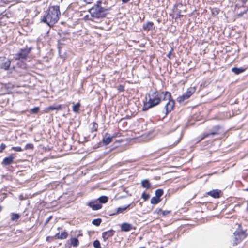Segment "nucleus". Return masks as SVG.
<instances>
[{
    "label": "nucleus",
    "instance_id": "obj_1",
    "mask_svg": "<svg viewBox=\"0 0 248 248\" xmlns=\"http://www.w3.org/2000/svg\"><path fill=\"white\" fill-rule=\"evenodd\" d=\"M163 97V101H165L164 109L165 114L167 115L173 108L175 105L174 101L171 99V93L167 91L158 92L155 91L152 93L146 94V98H149L148 101L144 104L142 108L143 111L148 110L149 108H152L159 104Z\"/></svg>",
    "mask_w": 248,
    "mask_h": 248
},
{
    "label": "nucleus",
    "instance_id": "obj_2",
    "mask_svg": "<svg viewBox=\"0 0 248 248\" xmlns=\"http://www.w3.org/2000/svg\"><path fill=\"white\" fill-rule=\"evenodd\" d=\"M31 47H26L21 49L16 55L15 58L16 60H21L23 61L26 60L28 57L29 54L31 50Z\"/></svg>",
    "mask_w": 248,
    "mask_h": 248
},
{
    "label": "nucleus",
    "instance_id": "obj_3",
    "mask_svg": "<svg viewBox=\"0 0 248 248\" xmlns=\"http://www.w3.org/2000/svg\"><path fill=\"white\" fill-rule=\"evenodd\" d=\"M196 89L195 87H190L187 89L186 92L183 95L178 97L177 100L179 103H182L185 101L187 100L195 92Z\"/></svg>",
    "mask_w": 248,
    "mask_h": 248
},
{
    "label": "nucleus",
    "instance_id": "obj_4",
    "mask_svg": "<svg viewBox=\"0 0 248 248\" xmlns=\"http://www.w3.org/2000/svg\"><path fill=\"white\" fill-rule=\"evenodd\" d=\"M99 4H100V2L93 7L89 10V11L91 16H95V15L101 13H104V15L108 14L107 13L105 12L108 10L101 7Z\"/></svg>",
    "mask_w": 248,
    "mask_h": 248
},
{
    "label": "nucleus",
    "instance_id": "obj_5",
    "mask_svg": "<svg viewBox=\"0 0 248 248\" xmlns=\"http://www.w3.org/2000/svg\"><path fill=\"white\" fill-rule=\"evenodd\" d=\"M233 245H236L246 237L245 233L240 231H236L233 233Z\"/></svg>",
    "mask_w": 248,
    "mask_h": 248
},
{
    "label": "nucleus",
    "instance_id": "obj_6",
    "mask_svg": "<svg viewBox=\"0 0 248 248\" xmlns=\"http://www.w3.org/2000/svg\"><path fill=\"white\" fill-rule=\"evenodd\" d=\"M59 19V16H44L42 21L46 23L49 27L53 26Z\"/></svg>",
    "mask_w": 248,
    "mask_h": 248
},
{
    "label": "nucleus",
    "instance_id": "obj_7",
    "mask_svg": "<svg viewBox=\"0 0 248 248\" xmlns=\"http://www.w3.org/2000/svg\"><path fill=\"white\" fill-rule=\"evenodd\" d=\"M220 129L221 127L217 125L214 126L210 131L206 134H204L203 135V136L202 138V139H203L206 137L210 136H214V135H217L220 134Z\"/></svg>",
    "mask_w": 248,
    "mask_h": 248
},
{
    "label": "nucleus",
    "instance_id": "obj_8",
    "mask_svg": "<svg viewBox=\"0 0 248 248\" xmlns=\"http://www.w3.org/2000/svg\"><path fill=\"white\" fill-rule=\"evenodd\" d=\"M61 14L59 6H50L47 16H60Z\"/></svg>",
    "mask_w": 248,
    "mask_h": 248
},
{
    "label": "nucleus",
    "instance_id": "obj_9",
    "mask_svg": "<svg viewBox=\"0 0 248 248\" xmlns=\"http://www.w3.org/2000/svg\"><path fill=\"white\" fill-rule=\"evenodd\" d=\"M116 137V135H113V136H111L110 134H109V133H105L104 137H103V139L102 140V142L103 143V144L104 145H108V144H109L113 138H114Z\"/></svg>",
    "mask_w": 248,
    "mask_h": 248
},
{
    "label": "nucleus",
    "instance_id": "obj_10",
    "mask_svg": "<svg viewBox=\"0 0 248 248\" xmlns=\"http://www.w3.org/2000/svg\"><path fill=\"white\" fill-rule=\"evenodd\" d=\"M115 233V231L113 230H110L102 233V237L104 241H106L108 238L112 237Z\"/></svg>",
    "mask_w": 248,
    "mask_h": 248
},
{
    "label": "nucleus",
    "instance_id": "obj_11",
    "mask_svg": "<svg viewBox=\"0 0 248 248\" xmlns=\"http://www.w3.org/2000/svg\"><path fill=\"white\" fill-rule=\"evenodd\" d=\"M104 16H84L83 19L85 21H89L91 22H99L101 21V18Z\"/></svg>",
    "mask_w": 248,
    "mask_h": 248
},
{
    "label": "nucleus",
    "instance_id": "obj_12",
    "mask_svg": "<svg viewBox=\"0 0 248 248\" xmlns=\"http://www.w3.org/2000/svg\"><path fill=\"white\" fill-rule=\"evenodd\" d=\"M62 109V105H52L50 106L45 108V111L46 113L48 112L50 110H59Z\"/></svg>",
    "mask_w": 248,
    "mask_h": 248
},
{
    "label": "nucleus",
    "instance_id": "obj_13",
    "mask_svg": "<svg viewBox=\"0 0 248 248\" xmlns=\"http://www.w3.org/2000/svg\"><path fill=\"white\" fill-rule=\"evenodd\" d=\"M221 193V191L216 189L213 190L208 192V194L214 198H218L220 197V194Z\"/></svg>",
    "mask_w": 248,
    "mask_h": 248
},
{
    "label": "nucleus",
    "instance_id": "obj_14",
    "mask_svg": "<svg viewBox=\"0 0 248 248\" xmlns=\"http://www.w3.org/2000/svg\"><path fill=\"white\" fill-rule=\"evenodd\" d=\"M94 202L91 201L87 205L91 207L93 210H98L102 208V205L100 204H94Z\"/></svg>",
    "mask_w": 248,
    "mask_h": 248
},
{
    "label": "nucleus",
    "instance_id": "obj_15",
    "mask_svg": "<svg viewBox=\"0 0 248 248\" xmlns=\"http://www.w3.org/2000/svg\"><path fill=\"white\" fill-rule=\"evenodd\" d=\"M14 159V157L12 155H10L8 157H5L2 162V164L4 165H10L12 163H13Z\"/></svg>",
    "mask_w": 248,
    "mask_h": 248
},
{
    "label": "nucleus",
    "instance_id": "obj_16",
    "mask_svg": "<svg viewBox=\"0 0 248 248\" xmlns=\"http://www.w3.org/2000/svg\"><path fill=\"white\" fill-rule=\"evenodd\" d=\"M121 228L122 231L128 232L132 228V226L130 224L127 223H124L121 224Z\"/></svg>",
    "mask_w": 248,
    "mask_h": 248
},
{
    "label": "nucleus",
    "instance_id": "obj_17",
    "mask_svg": "<svg viewBox=\"0 0 248 248\" xmlns=\"http://www.w3.org/2000/svg\"><path fill=\"white\" fill-rule=\"evenodd\" d=\"M4 60L5 61L3 62L0 63V67L4 70H8L10 67L11 62L9 60L5 59V58H4Z\"/></svg>",
    "mask_w": 248,
    "mask_h": 248
},
{
    "label": "nucleus",
    "instance_id": "obj_18",
    "mask_svg": "<svg viewBox=\"0 0 248 248\" xmlns=\"http://www.w3.org/2000/svg\"><path fill=\"white\" fill-rule=\"evenodd\" d=\"M141 185L143 188H145L146 189H149L151 186V183L147 179H144L142 180L141 182Z\"/></svg>",
    "mask_w": 248,
    "mask_h": 248
},
{
    "label": "nucleus",
    "instance_id": "obj_19",
    "mask_svg": "<svg viewBox=\"0 0 248 248\" xmlns=\"http://www.w3.org/2000/svg\"><path fill=\"white\" fill-rule=\"evenodd\" d=\"M246 68H237V67H233L232 69V71L233 72L234 74L238 75L241 73L244 72L246 70Z\"/></svg>",
    "mask_w": 248,
    "mask_h": 248
},
{
    "label": "nucleus",
    "instance_id": "obj_20",
    "mask_svg": "<svg viewBox=\"0 0 248 248\" xmlns=\"http://www.w3.org/2000/svg\"><path fill=\"white\" fill-rule=\"evenodd\" d=\"M184 8V6L181 4L177 5L176 7V12H177L176 14L177 16H184L183 12H181V10L183 9Z\"/></svg>",
    "mask_w": 248,
    "mask_h": 248
},
{
    "label": "nucleus",
    "instance_id": "obj_21",
    "mask_svg": "<svg viewBox=\"0 0 248 248\" xmlns=\"http://www.w3.org/2000/svg\"><path fill=\"white\" fill-rule=\"evenodd\" d=\"M153 27V23L152 22H148L143 25V28L144 30L148 31L151 30Z\"/></svg>",
    "mask_w": 248,
    "mask_h": 248
},
{
    "label": "nucleus",
    "instance_id": "obj_22",
    "mask_svg": "<svg viewBox=\"0 0 248 248\" xmlns=\"http://www.w3.org/2000/svg\"><path fill=\"white\" fill-rule=\"evenodd\" d=\"M68 234L66 232H61V234L58 233L56 234L55 237L58 239H63L67 238Z\"/></svg>",
    "mask_w": 248,
    "mask_h": 248
},
{
    "label": "nucleus",
    "instance_id": "obj_23",
    "mask_svg": "<svg viewBox=\"0 0 248 248\" xmlns=\"http://www.w3.org/2000/svg\"><path fill=\"white\" fill-rule=\"evenodd\" d=\"M161 201V199L156 196L153 197L151 199V203L152 204H156Z\"/></svg>",
    "mask_w": 248,
    "mask_h": 248
},
{
    "label": "nucleus",
    "instance_id": "obj_24",
    "mask_svg": "<svg viewBox=\"0 0 248 248\" xmlns=\"http://www.w3.org/2000/svg\"><path fill=\"white\" fill-rule=\"evenodd\" d=\"M71 244L74 247H77L79 245V241L78 238H72L71 239Z\"/></svg>",
    "mask_w": 248,
    "mask_h": 248
},
{
    "label": "nucleus",
    "instance_id": "obj_25",
    "mask_svg": "<svg viewBox=\"0 0 248 248\" xmlns=\"http://www.w3.org/2000/svg\"><path fill=\"white\" fill-rule=\"evenodd\" d=\"M98 200L100 203H105L108 202V198L105 196H101L98 199Z\"/></svg>",
    "mask_w": 248,
    "mask_h": 248
},
{
    "label": "nucleus",
    "instance_id": "obj_26",
    "mask_svg": "<svg viewBox=\"0 0 248 248\" xmlns=\"http://www.w3.org/2000/svg\"><path fill=\"white\" fill-rule=\"evenodd\" d=\"M130 204H128V205L124 207H120L117 208V214L121 213L125 210H126L129 206Z\"/></svg>",
    "mask_w": 248,
    "mask_h": 248
},
{
    "label": "nucleus",
    "instance_id": "obj_27",
    "mask_svg": "<svg viewBox=\"0 0 248 248\" xmlns=\"http://www.w3.org/2000/svg\"><path fill=\"white\" fill-rule=\"evenodd\" d=\"M80 103L79 102L77 103L76 104H75L73 106V111L75 112H78L79 108L80 107Z\"/></svg>",
    "mask_w": 248,
    "mask_h": 248
},
{
    "label": "nucleus",
    "instance_id": "obj_28",
    "mask_svg": "<svg viewBox=\"0 0 248 248\" xmlns=\"http://www.w3.org/2000/svg\"><path fill=\"white\" fill-rule=\"evenodd\" d=\"M91 131L92 132H93L94 131H96L98 129V124L95 122H93L91 124Z\"/></svg>",
    "mask_w": 248,
    "mask_h": 248
},
{
    "label": "nucleus",
    "instance_id": "obj_29",
    "mask_svg": "<svg viewBox=\"0 0 248 248\" xmlns=\"http://www.w3.org/2000/svg\"><path fill=\"white\" fill-rule=\"evenodd\" d=\"M163 194V190L161 189H158L155 191V195L158 198H160Z\"/></svg>",
    "mask_w": 248,
    "mask_h": 248
},
{
    "label": "nucleus",
    "instance_id": "obj_30",
    "mask_svg": "<svg viewBox=\"0 0 248 248\" xmlns=\"http://www.w3.org/2000/svg\"><path fill=\"white\" fill-rule=\"evenodd\" d=\"M20 217V215L18 214L12 213L11 214V220L14 221L18 219Z\"/></svg>",
    "mask_w": 248,
    "mask_h": 248
},
{
    "label": "nucleus",
    "instance_id": "obj_31",
    "mask_svg": "<svg viewBox=\"0 0 248 248\" xmlns=\"http://www.w3.org/2000/svg\"><path fill=\"white\" fill-rule=\"evenodd\" d=\"M102 222V220L100 218H97V219H93V221H92V223L96 226H98L99 225H100V223H101Z\"/></svg>",
    "mask_w": 248,
    "mask_h": 248
},
{
    "label": "nucleus",
    "instance_id": "obj_32",
    "mask_svg": "<svg viewBox=\"0 0 248 248\" xmlns=\"http://www.w3.org/2000/svg\"><path fill=\"white\" fill-rule=\"evenodd\" d=\"M150 197V195L146 193L145 192H143L141 195V198L144 199V201H146L149 199Z\"/></svg>",
    "mask_w": 248,
    "mask_h": 248
},
{
    "label": "nucleus",
    "instance_id": "obj_33",
    "mask_svg": "<svg viewBox=\"0 0 248 248\" xmlns=\"http://www.w3.org/2000/svg\"><path fill=\"white\" fill-rule=\"evenodd\" d=\"M93 245L95 248H101L100 243L98 240H95L93 243Z\"/></svg>",
    "mask_w": 248,
    "mask_h": 248
},
{
    "label": "nucleus",
    "instance_id": "obj_34",
    "mask_svg": "<svg viewBox=\"0 0 248 248\" xmlns=\"http://www.w3.org/2000/svg\"><path fill=\"white\" fill-rule=\"evenodd\" d=\"M39 110L38 107H35L30 110V112L32 113H37Z\"/></svg>",
    "mask_w": 248,
    "mask_h": 248
},
{
    "label": "nucleus",
    "instance_id": "obj_35",
    "mask_svg": "<svg viewBox=\"0 0 248 248\" xmlns=\"http://www.w3.org/2000/svg\"><path fill=\"white\" fill-rule=\"evenodd\" d=\"M33 148V145L31 143L27 144L25 146V149H32Z\"/></svg>",
    "mask_w": 248,
    "mask_h": 248
},
{
    "label": "nucleus",
    "instance_id": "obj_36",
    "mask_svg": "<svg viewBox=\"0 0 248 248\" xmlns=\"http://www.w3.org/2000/svg\"><path fill=\"white\" fill-rule=\"evenodd\" d=\"M12 150L16 151V152H21L23 151V150L21 149L20 147H12Z\"/></svg>",
    "mask_w": 248,
    "mask_h": 248
},
{
    "label": "nucleus",
    "instance_id": "obj_37",
    "mask_svg": "<svg viewBox=\"0 0 248 248\" xmlns=\"http://www.w3.org/2000/svg\"><path fill=\"white\" fill-rule=\"evenodd\" d=\"M219 10L217 9V8L213 9L212 10V14L214 15H218L219 14Z\"/></svg>",
    "mask_w": 248,
    "mask_h": 248
},
{
    "label": "nucleus",
    "instance_id": "obj_38",
    "mask_svg": "<svg viewBox=\"0 0 248 248\" xmlns=\"http://www.w3.org/2000/svg\"><path fill=\"white\" fill-rule=\"evenodd\" d=\"M160 211L163 216H167L170 213V211H163L160 210Z\"/></svg>",
    "mask_w": 248,
    "mask_h": 248
},
{
    "label": "nucleus",
    "instance_id": "obj_39",
    "mask_svg": "<svg viewBox=\"0 0 248 248\" xmlns=\"http://www.w3.org/2000/svg\"><path fill=\"white\" fill-rule=\"evenodd\" d=\"M6 148L5 144L2 143L0 145V153L2 152L4 149Z\"/></svg>",
    "mask_w": 248,
    "mask_h": 248
},
{
    "label": "nucleus",
    "instance_id": "obj_40",
    "mask_svg": "<svg viewBox=\"0 0 248 248\" xmlns=\"http://www.w3.org/2000/svg\"><path fill=\"white\" fill-rule=\"evenodd\" d=\"M172 50H173V49H172V48H171V50H170V51L168 53V54L167 55V56L169 58H170V59L171 55V54H172Z\"/></svg>",
    "mask_w": 248,
    "mask_h": 248
},
{
    "label": "nucleus",
    "instance_id": "obj_41",
    "mask_svg": "<svg viewBox=\"0 0 248 248\" xmlns=\"http://www.w3.org/2000/svg\"><path fill=\"white\" fill-rule=\"evenodd\" d=\"M83 1L87 4H90L92 3L93 0H83Z\"/></svg>",
    "mask_w": 248,
    "mask_h": 248
},
{
    "label": "nucleus",
    "instance_id": "obj_42",
    "mask_svg": "<svg viewBox=\"0 0 248 248\" xmlns=\"http://www.w3.org/2000/svg\"><path fill=\"white\" fill-rule=\"evenodd\" d=\"M130 0H122V1L124 3H127Z\"/></svg>",
    "mask_w": 248,
    "mask_h": 248
},
{
    "label": "nucleus",
    "instance_id": "obj_43",
    "mask_svg": "<svg viewBox=\"0 0 248 248\" xmlns=\"http://www.w3.org/2000/svg\"><path fill=\"white\" fill-rule=\"evenodd\" d=\"M51 218V216L49 217L46 220V223H47Z\"/></svg>",
    "mask_w": 248,
    "mask_h": 248
},
{
    "label": "nucleus",
    "instance_id": "obj_44",
    "mask_svg": "<svg viewBox=\"0 0 248 248\" xmlns=\"http://www.w3.org/2000/svg\"><path fill=\"white\" fill-rule=\"evenodd\" d=\"M182 133H181V134H180V138H179V140H177V142H176V144H177V143L179 142V141H180V139H181V137H182Z\"/></svg>",
    "mask_w": 248,
    "mask_h": 248
},
{
    "label": "nucleus",
    "instance_id": "obj_45",
    "mask_svg": "<svg viewBox=\"0 0 248 248\" xmlns=\"http://www.w3.org/2000/svg\"><path fill=\"white\" fill-rule=\"evenodd\" d=\"M2 210V207L1 206H0V212Z\"/></svg>",
    "mask_w": 248,
    "mask_h": 248
},
{
    "label": "nucleus",
    "instance_id": "obj_46",
    "mask_svg": "<svg viewBox=\"0 0 248 248\" xmlns=\"http://www.w3.org/2000/svg\"><path fill=\"white\" fill-rule=\"evenodd\" d=\"M247 210H248V203H247Z\"/></svg>",
    "mask_w": 248,
    "mask_h": 248
},
{
    "label": "nucleus",
    "instance_id": "obj_47",
    "mask_svg": "<svg viewBox=\"0 0 248 248\" xmlns=\"http://www.w3.org/2000/svg\"><path fill=\"white\" fill-rule=\"evenodd\" d=\"M246 191H248V188L245 189Z\"/></svg>",
    "mask_w": 248,
    "mask_h": 248
},
{
    "label": "nucleus",
    "instance_id": "obj_48",
    "mask_svg": "<svg viewBox=\"0 0 248 248\" xmlns=\"http://www.w3.org/2000/svg\"><path fill=\"white\" fill-rule=\"evenodd\" d=\"M163 248L161 247V248Z\"/></svg>",
    "mask_w": 248,
    "mask_h": 248
}]
</instances>
